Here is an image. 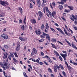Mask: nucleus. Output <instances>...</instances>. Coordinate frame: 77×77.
<instances>
[{"mask_svg": "<svg viewBox=\"0 0 77 77\" xmlns=\"http://www.w3.org/2000/svg\"><path fill=\"white\" fill-rule=\"evenodd\" d=\"M70 18L71 20L73 21H74V19L75 20H77V15H76L75 17L74 16V15L72 14L71 16H70Z\"/></svg>", "mask_w": 77, "mask_h": 77, "instance_id": "nucleus-1", "label": "nucleus"}, {"mask_svg": "<svg viewBox=\"0 0 77 77\" xmlns=\"http://www.w3.org/2000/svg\"><path fill=\"white\" fill-rule=\"evenodd\" d=\"M0 4L4 6H7L8 5V3L7 2H5L3 1H0Z\"/></svg>", "mask_w": 77, "mask_h": 77, "instance_id": "nucleus-2", "label": "nucleus"}, {"mask_svg": "<svg viewBox=\"0 0 77 77\" xmlns=\"http://www.w3.org/2000/svg\"><path fill=\"white\" fill-rule=\"evenodd\" d=\"M20 48V43L18 42L17 43V45L16 48V49L17 51H19Z\"/></svg>", "mask_w": 77, "mask_h": 77, "instance_id": "nucleus-3", "label": "nucleus"}, {"mask_svg": "<svg viewBox=\"0 0 77 77\" xmlns=\"http://www.w3.org/2000/svg\"><path fill=\"white\" fill-rule=\"evenodd\" d=\"M55 65L56 66H54V71L55 72H56L57 71V68H58V69H59L60 67L58 66V65H57L56 64H55Z\"/></svg>", "mask_w": 77, "mask_h": 77, "instance_id": "nucleus-4", "label": "nucleus"}, {"mask_svg": "<svg viewBox=\"0 0 77 77\" xmlns=\"http://www.w3.org/2000/svg\"><path fill=\"white\" fill-rule=\"evenodd\" d=\"M35 32L36 34L37 35H38V36H39V35L41 34V31L39 29H37Z\"/></svg>", "mask_w": 77, "mask_h": 77, "instance_id": "nucleus-5", "label": "nucleus"}, {"mask_svg": "<svg viewBox=\"0 0 77 77\" xmlns=\"http://www.w3.org/2000/svg\"><path fill=\"white\" fill-rule=\"evenodd\" d=\"M43 34L40 35V37L42 39H43V38H45V36H47V35H48V34H46L44 32H43Z\"/></svg>", "mask_w": 77, "mask_h": 77, "instance_id": "nucleus-6", "label": "nucleus"}, {"mask_svg": "<svg viewBox=\"0 0 77 77\" xmlns=\"http://www.w3.org/2000/svg\"><path fill=\"white\" fill-rule=\"evenodd\" d=\"M1 36L5 39H7L8 38V36L7 35H5V34H2L1 35Z\"/></svg>", "mask_w": 77, "mask_h": 77, "instance_id": "nucleus-7", "label": "nucleus"}, {"mask_svg": "<svg viewBox=\"0 0 77 77\" xmlns=\"http://www.w3.org/2000/svg\"><path fill=\"white\" fill-rule=\"evenodd\" d=\"M34 53L35 54H36L37 53V51H36V49L35 48H33V51H32L31 55H32Z\"/></svg>", "mask_w": 77, "mask_h": 77, "instance_id": "nucleus-8", "label": "nucleus"}, {"mask_svg": "<svg viewBox=\"0 0 77 77\" xmlns=\"http://www.w3.org/2000/svg\"><path fill=\"white\" fill-rule=\"evenodd\" d=\"M56 29H57V30H58L59 31V32H60L61 33H62V35H64V36H66V35H65L64 34V33L63 32V31H62V29H60V28H56Z\"/></svg>", "mask_w": 77, "mask_h": 77, "instance_id": "nucleus-9", "label": "nucleus"}, {"mask_svg": "<svg viewBox=\"0 0 77 77\" xmlns=\"http://www.w3.org/2000/svg\"><path fill=\"white\" fill-rule=\"evenodd\" d=\"M45 10H46V12H48L49 11V10H48V8L45 7L44 8V9H43V11L45 13Z\"/></svg>", "mask_w": 77, "mask_h": 77, "instance_id": "nucleus-10", "label": "nucleus"}, {"mask_svg": "<svg viewBox=\"0 0 77 77\" xmlns=\"http://www.w3.org/2000/svg\"><path fill=\"white\" fill-rule=\"evenodd\" d=\"M36 2L38 5V7L41 6V1L40 0H37Z\"/></svg>", "mask_w": 77, "mask_h": 77, "instance_id": "nucleus-11", "label": "nucleus"}, {"mask_svg": "<svg viewBox=\"0 0 77 77\" xmlns=\"http://www.w3.org/2000/svg\"><path fill=\"white\" fill-rule=\"evenodd\" d=\"M38 14L39 15V17H42L43 16V14H42V13L41 12V11H39L38 12Z\"/></svg>", "mask_w": 77, "mask_h": 77, "instance_id": "nucleus-12", "label": "nucleus"}, {"mask_svg": "<svg viewBox=\"0 0 77 77\" xmlns=\"http://www.w3.org/2000/svg\"><path fill=\"white\" fill-rule=\"evenodd\" d=\"M58 8L60 10H62L63 8V7L62 5H60L58 6Z\"/></svg>", "mask_w": 77, "mask_h": 77, "instance_id": "nucleus-13", "label": "nucleus"}, {"mask_svg": "<svg viewBox=\"0 0 77 77\" xmlns=\"http://www.w3.org/2000/svg\"><path fill=\"white\" fill-rule=\"evenodd\" d=\"M2 66H6L8 65V63H3L2 64H1Z\"/></svg>", "mask_w": 77, "mask_h": 77, "instance_id": "nucleus-14", "label": "nucleus"}, {"mask_svg": "<svg viewBox=\"0 0 77 77\" xmlns=\"http://www.w3.org/2000/svg\"><path fill=\"white\" fill-rule=\"evenodd\" d=\"M19 39L20 40H21V41H24L26 40V39L23 38L21 37H19Z\"/></svg>", "mask_w": 77, "mask_h": 77, "instance_id": "nucleus-15", "label": "nucleus"}, {"mask_svg": "<svg viewBox=\"0 0 77 77\" xmlns=\"http://www.w3.org/2000/svg\"><path fill=\"white\" fill-rule=\"evenodd\" d=\"M61 56H62L63 57H66L67 56V55L66 54H60Z\"/></svg>", "mask_w": 77, "mask_h": 77, "instance_id": "nucleus-16", "label": "nucleus"}, {"mask_svg": "<svg viewBox=\"0 0 77 77\" xmlns=\"http://www.w3.org/2000/svg\"><path fill=\"white\" fill-rule=\"evenodd\" d=\"M31 22L32 24H35L36 23V20L35 19L32 20H31Z\"/></svg>", "mask_w": 77, "mask_h": 77, "instance_id": "nucleus-17", "label": "nucleus"}, {"mask_svg": "<svg viewBox=\"0 0 77 77\" xmlns=\"http://www.w3.org/2000/svg\"><path fill=\"white\" fill-rule=\"evenodd\" d=\"M68 8H69V9H70V10H71V11H72V10L74 9V8L72 6H68Z\"/></svg>", "mask_w": 77, "mask_h": 77, "instance_id": "nucleus-18", "label": "nucleus"}, {"mask_svg": "<svg viewBox=\"0 0 77 77\" xmlns=\"http://www.w3.org/2000/svg\"><path fill=\"white\" fill-rule=\"evenodd\" d=\"M54 51V54H56L57 56H59V54L58 53H57L56 51Z\"/></svg>", "mask_w": 77, "mask_h": 77, "instance_id": "nucleus-19", "label": "nucleus"}, {"mask_svg": "<svg viewBox=\"0 0 77 77\" xmlns=\"http://www.w3.org/2000/svg\"><path fill=\"white\" fill-rule=\"evenodd\" d=\"M3 59H6L7 58V54H6L4 53V56H3Z\"/></svg>", "mask_w": 77, "mask_h": 77, "instance_id": "nucleus-20", "label": "nucleus"}, {"mask_svg": "<svg viewBox=\"0 0 77 77\" xmlns=\"http://www.w3.org/2000/svg\"><path fill=\"white\" fill-rule=\"evenodd\" d=\"M47 36L46 37V39H48V41H50V37L49 36V35L48 34V35H47Z\"/></svg>", "mask_w": 77, "mask_h": 77, "instance_id": "nucleus-21", "label": "nucleus"}, {"mask_svg": "<svg viewBox=\"0 0 77 77\" xmlns=\"http://www.w3.org/2000/svg\"><path fill=\"white\" fill-rule=\"evenodd\" d=\"M56 12L55 11H53L52 13V15L53 17H54V16L56 15Z\"/></svg>", "mask_w": 77, "mask_h": 77, "instance_id": "nucleus-22", "label": "nucleus"}, {"mask_svg": "<svg viewBox=\"0 0 77 77\" xmlns=\"http://www.w3.org/2000/svg\"><path fill=\"white\" fill-rule=\"evenodd\" d=\"M19 9L20 11V13H21V14H23V9L21 7L19 8Z\"/></svg>", "mask_w": 77, "mask_h": 77, "instance_id": "nucleus-23", "label": "nucleus"}, {"mask_svg": "<svg viewBox=\"0 0 77 77\" xmlns=\"http://www.w3.org/2000/svg\"><path fill=\"white\" fill-rule=\"evenodd\" d=\"M51 44L52 45V47H53V48H55V49H56V48H56V47L55 45H54L52 43H51Z\"/></svg>", "mask_w": 77, "mask_h": 77, "instance_id": "nucleus-24", "label": "nucleus"}, {"mask_svg": "<svg viewBox=\"0 0 77 77\" xmlns=\"http://www.w3.org/2000/svg\"><path fill=\"white\" fill-rule=\"evenodd\" d=\"M64 32H65L66 35H68V36H69V34H68V33H67V31H66V29H65V28H64Z\"/></svg>", "mask_w": 77, "mask_h": 77, "instance_id": "nucleus-25", "label": "nucleus"}, {"mask_svg": "<svg viewBox=\"0 0 77 77\" xmlns=\"http://www.w3.org/2000/svg\"><path fill=\"white\" fill-rule=\"evenodd\" d=\"M44 27H45V26H44V24H42L41 26V29H42V30H43V29H44Z\"/></svg>", "mask_w": 77, "mask_h": 77, "instance_id": "nucleus-26", "label": "nucleus"}, {"mask_svg": "<svg viewBox=\"0 0 77 77\" xmlns=\"http://www.w3.org/2000/svg\"><path fill=\"white\" fill-rule=\"evenodd\" d=\"M51 41H52V42H55L56 41V40L54 38H52L51 40Z\"/></svg>", "mask_w": 77, "mask_h": 77, "instance_id": "nucleus-27", "label": "nucleus"}, {"mask_svg": "<svg viewBox=\"0 0 77 77\" xmlns=\"http://www.w3.org/2000/svg\"><path fill=\"white\" fill-rule=\"evenodd\" d=\"M4 47L5 48H6V49H8V46L6 45H5L4 46Z\"/></svg>", "mask_w": 77, "mask_h": 77, "instance_id": "nucleus-28", "label": "nucleus"}, {"mask_svg": "<svg viewBox=\"0 0 77 77\" xmlns=\"http://www.w3.org/2000/svg\"><path fill=\"white\" fill-rule=\"evenodd\" d=\"M21 27L22 30H24V25L21 26Z\"/></svg>", "mask_w": 77, "mask_h": 77, "instance_id": "nucleus-29", "label": "nucleus"}, {"mask_svg": "<svg viewBox=\"0 0 77 77\" xmlns=\"http://www.w3.org/2000/svg\"><path fill=\"white\" fill-rule=\"evenodd\" d=\"M70 11L71 10H70L69 9L68 10H66L65 9L64 11V12H67V13H68V12H69V11Z\"/></svg>", "mask_w": 77, "mask_h": 77, "instance_id": "nucleus-30", "label": "nucleus"}, {"mask_svg": "<svg viewBox=\"0 0 77 77\" xmlns=\"http://www.w3.org/2000/svg\"><path fill=\"white\" fill-rule=\"evenodd\" d=\"M26 16H25L24 20L23 21L24 23L25 24H26Z\"/></svg>", "mask_w": 77, "mask_h": 77, "instance_id": "nucleus-31", "label": "nucleus"}, {"mask_svg": "<svg viewBox=\"0 0 77 77\" xmlns=\"http://www.w3.org/2000/svg\"><path fill=\"white\" fill-rule=\"evenodd\" d=\"M60 67L61 68V69H62V70L63 69V67L62 65L61 64L60 65Z\"/></svg>", "mask_w": 77, "mask_h": 77, "instance_id": "nucleus-32", "label": "nucleus"}, {"mask_svg": "<svg viewBox=\"0 0 77 77\" xmlns=\"http://www.w3.org/2000/svg\"><path fill=\"white\" fill-rule=\"evenodd\" d=\"M48 62H50V63H52V61H51V60L50 59V58H49L48 59Z\"/></svg>", "mask_w": 77, "mask_h": 77, "instance_id": "nucleus-33", "label": "nucleus"}, {"mask_svg": "<svg viewBox=\"0 0 77 77\" xmlns=\"http://www.w3.org/2000/svg\"><path fill=\"white\" fill-rule=\"evenodd\" d=\"M63 74L64 75V76H65V77L66 76V73H65V72L64 71H63Z\"/></svg>", "mask_w": 77, "mask_h": 77, "instance_id": "nucleus-34", "label": "nucleus"}, {"mask_svg": "<svg viewBox=\"0 0 77 77\" xmlns=\"http://www.w3.org/2000/svg\"><path fill=\"white\" fill-rule=\"evenodd\" d=\"M48 70L49 71V72H52V70L50 69V68H49L48 69Z\"/></svg>", "mask_w": 77, "mask_h": 77, "instance_id": "nucleus-35", "label": "nucleus"}, {"mask_svg": "<svg viewBox=\"0 0 77 77\" xmlns=\"http://www.w3.org/2000/svg\"><path fill=\"white\" fill-rule=\"evenodd\" d=\"M14 54L15 55V57H18V55H17V53H14Z\"/></svg>", "mask_w": 77, "mask_h": 77, "instance_id": "nucleus-36", "label": "nucleus"}, {"mask_svg": "<svg viewBox=\"0 0 77 77\" xmlns=\"http://www.w3.org/2000/svg\"><path fill=\"white\" fill-rule=\"evenodd\" d=\"M44 41V39H42L41 40H39V42H43Z\"/></svg>", "mask_w": 77, "mask_h": 77, "instance_id": "nucleus-37", "label": "nucleus"}, {"mask_svg": "<svg viewBox=\"0 0 77 77\" xmlns=\"http://www.w3.org/2000/svg\"><path fill=\"white\" fill-rule=\"evenodd\" d=\"M30 8H33V5H32V3H30Z\"/></svg>", "mask_w": 77, "mask_h": 77, "instance_id": "nucleus-38", "label": "nucleus"}, {"mask_svg": "<svg viewBox=\"0 0 77 77\" xmlns=\"http://www.w3.org/2000/svg\"><path fill=\"white\" fill-rule=\"evenodd\" d=\"M13 60H14L15 62H17V59H15L14 57L13 58Z\"/></svg>", "mask_w": 77, "mask_h": 77, "instance_id": "nucleus-39", "label": "nucleus"}, {"mask_svg": "<svg viewBox=\"0 0 77 77\" xmlns=\"http://www.w3.org/2000/svg\"><path fill=\"white\" fill-rule=\"evenodd\" d=\"M10 57H13V58H14V54H11L10 55Z\"/></svg>", "mask_w": 77, "mask_h": 77, "instance_id": "nucleus-40", "label": "nucleus"}, {"mask_svg": "<svg viewBox=\"0 0 77 77\" xmlns=\"http://www.w3.org/2000/svg\"><path fill=\"white\" fill-rule=\"evenodd\" d=\"M48 28H49V26L48 25H46V29L47 30H48Z\"/></svg>", "mask_w": 77, "mask_h": 77, "instance_id": "nucleus-41", "label": "nucleus"}, {"mask_svg": "<svg viewBox=\"0 0 77 77\" xmlns=\"http://www.w3.org/2000/svg\"><path fill=\"white\" fill-rule=\"evenodd\" d=\"M50 29H51V30L53 31V32H55V30L53 28H51V27L50 28Z\"/></svg>", "mask_w": 77, "mask_h": 77, "instance_id": "nucleus-42", "label": "nucleus"}, {"mask_svg": "<svg viewBox=\"0 0 77 77\" xmlns=\"http://www.w3.org/2000/svg\"><path fill=\"white\" fill-rule=\"evenodd\" d=\"M61 18L63 20V21H65V20H66V19H65V18L63 17H62Z\"/></svg>", "mask_w": 77, "mask_h": 77, "instance_id": "nucleus-43", "label": "nucleus"}, {"mask_svg": "<svg viewBox=\"0 0 77 77\" xmlns=\"http://www.w3.org/2000/svg\"><path fill=\"white\" fill-rule=\"evenodd\" d=\"M43 62L44 63H45V65H48V64L47 63V62H46V61H44Z\"/></svg>", "mask_w": 77, "mask_h": 77, "instance_id": "nucleus-44", "label": "nucleus"}, {"mask_svg": "<svg viewBox=\"0 0 77 77\" xmlns=\"http://www.w3.org/2000/svg\"><path fill=\"white\" fill-rule=\"evenodd\" d=\"M52 5L53 6H56V4H55V2H53Z\"/></svg>", "mask_w": 77, "mask_h": 77, "instance_id": "nucleus-45", "label": "nucleus"}, {"mask_svg": "<svg viewBox=\"0 0 77 77\" xmlns=\"http://www.w3.org/2000/svg\"><path fill=\"white\" fill-rule=\"evenodd\" d=\"M23 75H24V77L26 75H26V73H25V72H23Z\"/></svg>", "mask_w": 77, "mask_h": 77, "instance_id": "nucleus-46", "label": "nucleus"}, {"mask_svg": "<svg viewBox=\"0 0 77 77\" xmlns=\"http://www.w3.org/2000/svg\"><path fill=\"white\" fill-rule=\"evenodd\" d=\"M0 48L2 49V50H3V51H5V49L3 48L2 47H0Z\"/></svg>", "mask_w": 77, "mask_h": 77, "instance_id": "nucleus-47", "label": "nucleus"}, {"mask_svg": "<svg viewBox=\"0 0 77 77\" xmlns=\"http://www.w3.org/2000/svg\"><path fill=\"white\" fill-rule=\"evenodd\" d=\"M8 57L9 60H11V57L9 55L8 56Z\"/></svg>", "mask_w": 77, "mask_h": 77, "instance_id": "nucleus-48", "label": "nucleus"}, {"mask_svg": "<svg viewBox=\"0 0 77 77\" xmlns=\"http://www.w3.org/2000/svg\"><path fill=\"white\" fill-rule=\"evenodd\" d=\"M35 62H37V63H39V60L38 59H37L36 60Z\"/></svg>", "mask_w": 77, "mask_h": 77, "instance_id": "nucleus-49", "label": "nucleus"}, {"mask_svg": "<svg viewBox=\"0 0 77 77\" xmlns=\"http://www.w3.org/2000/svg\"><path fill=\"white\" fill-rule=\"evenodd\" d=\"M45 57H46V58H47V59H48L50 58V57L48 56H47V55Z\"/></svg>", "mask_w": 77, "mask_h": 77, "instance_id": "nucleus-50", "label": "nucleus"}, {"mask_svg": "<svg viewBox=\"0 0 77 77\" xmlns=\"http://www.w3.org/2000/svg\"><path fill=\"white\" fill-rule=\"evenodd\" d=\"M23 21L22 20H21V19H20L19 20V23H22Z\"/></svg>", "mask_w": 77, "mask_h": 77, "instance_id": "nucleus-51", "label": "nucleus"}, {"mask_svg": "<svg viewBox=\"0 0 77 77\" xmlns=\"http://www.w3.org/2000/svg\"><path fill=\"white\" fill-rule=\"evenodd\" d=\"M59 58L60 60L61 61H62L63 60H62V57H61V56H60Z\"/></svg>", "mask_w": 77, "mask_h": 77, "instance_id": "nucleus-52", "label": "nucleus"}, {"mask_svg": "<svg viewBox=\"0 0 77 77\" xmlns=\"http://www.w3.org/2000/svg\"><path fill=\"white\" fill-rule=\"evenodd\" d=\"M54 25L55 26H57V27H59V25H58V24H57V23H55L54 24Z\"/></svg>", "mask_w": 77, "mask_h": 77, "instance_id": "nucleus-53", "label": "nucleus"}, {"mask_svg": "<svg viewBox=\"0 0 77 77\" xmlns=\"http://www.w3.org/2000/svg\"><path fill=\"white\" fill-rule=\"evenodd\" d=\"M66 15V13H64L63 14V16H65V15Z\"/></svg>", "mask_w": 77, "mask_h": 77, "instance_id": "nucleus-54", "label": "nucleus"}, {"mask_svg": "<svg viewBox=\"0 0 77 77\" xmlns=\"http://www.w3.org/2000/svg\"><path fill=\"white\" fill-rule=\"evenodd\" d=\"M29 29H30V30H32V27H31L30 26H29Z\"/></svg>", "mask_w": 77, "mask_h": 77, "instance_id": "nucleus-55", "label": "nucleus"}, {"mask_svg": "<svg viewBox=\"0 0 77 77\" xmlns=\"http://www.w3.org/2000/svg\"><path fill=\"white\" fill-rule=\"evenodd\" d=\"M41 54L42 56H44V53H43L42 52H41Z\"/></svg>", "mask_w": 77, "mask_h": 77, "instance_id": "nucleus-56", "label": "nucleus"}, {"mask_svg": "<svg viewBox=\"0 0 77 77\" xmlns=\"http://www.w3.org/2000/svg\"><path fill=\"white\" fill-rule=\"evenodd\" d=\"M57 42H58L60 44H61V45H63V44L62 43H61V42H60L59 41H58Z\"/></svg>", "mask_w": 77, "mask_h": 77, "instance_id": "nucleus-57", "label": "nucleus"}, {"mask_svg": "<svg viewBox=\"0 0 77 77\" xmlns=\"http://www.w3.org/2000/svg\"><path fill=\"white\" fill-rule=\"evenodd\" d=\"M39 63L40 65H43V63H42L41 62H40Z\"/></svg>", "mask_w": 77, "mask_h": 77, "instance_id": "nucleus-58", "label": "nucleus"}, {"mask_svg": "<svg viewBox=\"0 0 77 77\" xmlns=\"http://www.w3.org/2000/svg\"><path fill=\"white\" fill-rule=\"evenodd\" d=\"M73 64L74 65H77V63L75 62H73Z\"/></svg>", "mask_w": 77, "mask_h": 77, "instance_id": "nucleus-59", "label": "nucleus"}, {"mask_svg": "<svg viewBox=\"0 0 77 77\" xmlns=\"http://www.w3.org/2000/svg\"><path fill=\"white\" fill-rule=\"evenodd\" d=\"M6 8H7L8 10H10V7H6Z\"/></svg>", "mask_w": 77, "mask_h": 77, "instance_id": "nucleus-60", "label": "nucleus"}, {"mask_svg": "<svg viewBox=\"0 0 77 77\" xmlns=\"http://www.w3.org/2000/svg\"><path fill=\"white\" fill-rule=\"evenodd\" d=\"M65 28L66 29H68V27L66 25H65Z\"/></svg>", "mask_w": 77, "mask_h": 77, "instance_id": "nucleus-61", "label": "nucleus"}, {"mask_svg": "<svg viewBox=\"0 0 77 77\" xmlns=\"http://www.w3.org/2000/svg\"><path fill=\"white\" fill-rule=\"evenodd\" d=\"M26 46H25V47H24L23 49L24 50H26Z\"/></svg>", "mask_w": 77, "mask_h": 77, "instance_id": "nucleus-62", "label": "nucleus"}, {"mask_svg": "<svg viewBox=\"0 0 77 77\" xmlns=\"http://www.w3.org/2000/svg\"><path fill=\"white\" fill-rule=\"evenodd\" d=\"M43 3H46L47 2L46 0H43Z\"/></svg>", "mask_w": 77, "mask_h": 77, "instance_id": "nucleus-63", "label": "nucleus"}, {"mask_svg": "<svg viewBox=\"0 0 77 77\" xmlns=\"http://www.w3.org/2000/svg\"><path fill=\"white\" fill-rule=\"evenodd\" d=\"M51 77H54V75L53 74H51Z\"/></svg>", "mask_w": 77, "mask_h": 77, "instance_id": "nucleus-64", "label": "nucleus"}]
</instances>
